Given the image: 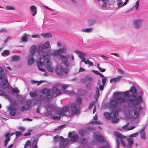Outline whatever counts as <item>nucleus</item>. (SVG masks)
<instances>
[{"label":"nucleus","mask_w":148,"mask_h":148,"mask_svg":"<svg viewBox=\"0 0 148 148\" xmlns=\"http://www.w3.org/2000/svg\"><path fill=\"white\" fill-rule=\"evenodd\" d=\"M46 97L45 96H43L42 95H40V99L41 101L44 100L45 99Z\"/></svg>","instance_id":"obj_59"},{"label":"nucleus","mask_w":148,"mask_h":148,"mask_svg":"<svg viewBox=\"0 0 148 148\" xmlns=\"http://www.w3.org/2000/svg\"><path fill=\"white\" fill-rule=\"evenodd\" d=\"M32 100H29L27 101V103L23 106L21 109V112L26 111L29 109L32 103Z\"/></svg>","instance_id":"obj_15"},{"label":"nucleus","mask_w":148,"mask_h":148,"mask_svg":"<svg viewBox=\"0 0 148 148\" xmlns=\"http://www.w3.org/2000/svg\"><path fill=\"white\" fill-rule=\"evenodd\" d=\"M41 93L46 94V100L49 101H50L51 99L53 97V93L52 91L50 89L45 88L42 90L40 91Z\"/></svg>","instance_id":"obj_7"},{"label":"nucleus","mask_w":148,"mask_h":148,"mask_svg":"<svg viewBox=\"0 0 148 148\" xmlns=\"http://www.w3.org/2000/svg\"><path fill=\"white\" fill-rule=\"evenodd\" d=\"M77 102L79 104H81L82 103V100H81V98L80 97H78L77 98Z\"/></svg>","instance_id":"obj_61"},{"label":"nucleus","mask_w":148,"mask_h":148,"mask_svg":"<svg viewBox=\"0 0 148 148\" xmlns=\"http://www.w3.org/2000/svg\"><path fill=\"white\" fill-rule=\"evenodd\" d=\"M60 146L62 147H66L68 143H69V140L68 138L64 139L62 136L60 137Z\"/></svg>","instance_id":"obj_16"},{"label":"nucleus","mask_w":148,"mask_h":148,"mask_svg":"<svg viewBox=\"0 0 148 148\" xmlns=\"http://www.w3.org/2000/svg\"><path fill=\"white\" fill-rule=\"evenodd\" d=\"M10 133L8 132L6 133L5 134V136L6 138V139L4 141V145L5 146H6L7 145L8 142L10 140Z\"/></svg>","instance_id":"obj_20"},{"label":"nucleus","mask_w":148,"mask_h":148,"mask_svg":"<svg viewBox=\"0 0 148 148\" xmlns=\"http://www.w3.org/2000/svg\"><path fill=\"white\" fill-rule=\"evenodd\" d=\"M88 22L89 25L91 26L95 25L96 21L94 19H89L88 20Z\"/></svg>","instance_id":"obj_37"},{"label":"nucleus","mask_w":148,"mask_h":148,"mask_svg":"<svg viewBox=\"0 0 148 148\" xmlns=\"http://www.w3.org/2000/svg\"><path fill=\"white\" fill-rule=\"evenodd\" d=\"M94 137V138L98 141L103 142L104 141L103 137L101 135L97 134H95Z\"/></svg>","instance_id":"obj_18"},{"label":"nucleus","mask_w":148,"mask_h":148,"mask_svg":"<svg viewBox=\"0 0 148 148\" xmlns=\"http://www.w3.org/2000/svg\"><path fill=\"white\" fill-rule=\"evenodd\" d=\"M101 57L106 60H108L109 58V57H107L105 56L101 55Z\"/></svg>","instance_id":"obj_60"},{"label":"nucleus","mask_w":148,"mask_h":148,"mask_svg":"<svg viewBox=\"0 0 148 148\" xmlns=\"http://www.w3.org/2000/svg\"><path fill=\"white\" fill-rule=\"evenodd\" d=\"M15 134H16V138H17L21 136L22 133L20 132L16 131L15 132Z\"/></svg>","instance_id":"obj_50"},{"label":"nucleus","mask_w":148,"mask_h":148,"mask_svg":"<svg viewBox=\"0 0 148 148\" xmlns=\"http://www.w3.org/2000/svg\"><path fill=\"white\" fill-rule=\"evenodd\" d=\"M50 47V42L47 41L45 42L43 45L40 44L38 46L37 49V52H40L42 51L43 50L47 49Z\"/></svg>","instance_id":"obj_11"},{"label":"nucleus","mask_w":148,"mask_h":148,"mask_svg":"<svg viewBox=\"0 0 148 148\" xmlns=\"http://www.w3.org/2000/svg\"><path fill=\"white\" fill-rule=\"evenodd\" d=\"M129 92L127 90L120 93L118 92H115L113 94L114 97L111 100L118 105L121 104L126 101V97H128L129 96Z\"/></svg>","instance_id":"obj_5"},{"label":"nucleus","mask_w":148,"mask_h":148,"mask_svg":"<svg viewBox=\"0 0 148 148\" xmlns=\"http://www.w3.org/2000/svg\"><path fill=\"white\" fill-rule=\"evenodd\" d=\"M16 101H13L12 102V105L8 108V110L10 111V115L14 116L15 115L16 110L15 107L16 106Z\"/></svg>","instance_id":"obj_8"},{"label":"nucleus","mask_w":148,"mask_h":148,"mask_svg":"<svg viewBox=\"0 0 148 148\" xmlns=\"http://www.w3.org/2000/svg\"><path fill=\"white\" fill-rule=\"evenodd\" d=\"M52 118L53 120H59L60 119L61 117L59 116H53Z\"/></svg>","instance_id":"obj_53"},{"label":"nucleus","mask_w":148,"mask_h":148,"mask_svg":"<svg viewBox=\"0 0 148 148\" xmlns=\"http://www.w3.org/2000/svg\"><path fill=\"white\" fill-rule=\"evenodd\" d=\"M56 72L58 75H62L64 73L67 74L68 70L67 69H65L62 66L60 65L57 67Z\"/></svg>","instance_id":"obj_10"},{"label":"nucleus","mask_w":148,"mask_h":148,"mask_svg":"<svg viewBox=\"0 0 148 148\" xmlns=\"http://www.w3.org/2000/svg\"><path fill=\"white\" fill-rule=\"evenodd\" d=\"M28 35H27L26 34H25L21 37V40L22 42H26L28 40V39L27 38V36Z\"/></svg>","instance_id":"obj_40"},{"label":"nucleus","mask_w":148,"mask_h":148,"mask_svg":"<svg viewBox=\"0 0 148 148\" xmlns=\"http://www.w3.org/2000/svg\"><path fill=\"white\" fill-rule=\"evenodd\" d=\"M29 95L31 97H34L37 96V94L35 92H31L29 93Z\"/></svg>","instance_id":"obj_45"},{"label":"nucleus","mask_w":148,"mask_h":148,"mask_svg":"<svg viewBox=\"0 0 148 148\" xmlns=\"http://www.w3.org/2000/svg\"><path fill=\"white\" fill-rule=\"evenodd\" d=\"M92 80V77L89 75L86 76L84 79H81V82L83 84H85V83L87 82H91Z\"/></svg>","instance_id":"obj_19"},{"label":"nucleus","mask_w":148,"mask_h":148,"mask_svg":"<svg viewBox=\"0 0 148 148\" xmlns=\"http://www.w3.org/2000/svg\"><path fill=\"white\" fill-rule=\"evenodd\" d=\"M37 140H34L32 143L31 148H38L37 145Z\"/></svg>","instance_id":"obj_43"},{"label":"nucleus","mask_w":148,"mask_h":148,"mask_svg":"<svg viewBox=\"0 0 148 148\" xmlns=\"http://www.w3.org/2000/svg\"><path fill=\"white\" fill-rule=\"evenodd\" d=\"M139 133V132H137L131 134V135H130V137L129 138H132L133 137H136L138 136Z\"/></svg>","instance_id":"obj_51"},{"label":"nucleus","mask_w":148,"mask_h":148,"mask_svg":"<svg viewBox=\"0 0 148 148\" xmlns=\"http://www.w3.org/2000/svg\"><path fill=\"white\" fill-rule=\"evenodd\" d=\"M69 106L71 108V113L73 114L77 115L79 113V104L73 103H69L68 106H64L62 109L58 110L57 112L58 114L61 116H66L67 113H68V114H69Z\"/></svg>","instance_id":"obj_3"},{"label":"nucleus","mask_w":148,"mask_h":148,"mask_svg":"<svg viewBox=\"0 0 148 148\" xmlns=\"http://www.w3.org/2000/svg\"><path fill=\"white\" fill-rule=\"evenodd\" d=\"M109 107L112 112L110 113L108 112H104L103 114L104 116L107 120L111 119L113 123H117L119 119L117 117L118 112L121 111V108L119 105L113 103L111 100L109 103Z\"/></svg>","instance_id":"obj_2"},{"label":"nucleus","mask_w":148,"mask_h":148,"mask_svg":"<svg viewBox=\"0 0 148 148\" xmlns=\"http://www.w3.org/2000/svg\"><path fill=\"white\" fill-rule=\"evenodd\" d=\"M93 119L95 121H93L91 122V123L92 124H100L101 122L99 121H97V115H95Z\"/></svg>","instance_id":"obj_29"},{"label":"nucleus","mask_w":148,"mask_h":148,"mask_svg":"<svg viewBox=\"0 0 148 148\" xmlns=\"http://www.w3.org/2000/svg\"><path fill=\"white\" fill-rule=\"evenodd\" d=\"M34 55H30L28 60V64L31 65L33 64L35 61V59L34 58Z\"/></svg>","instance_id":"obj_22"},{"label":"nucleus","mask_w":148,"mask_h":148,"mask_svg":"<svg viewBox=\"0 0 148 148\" xmlns=\"http://www.w3.org/2000/svg\"><path fill=\"white\" fill-rule=\"evenodd\" d=\"M53 90L54 92L57 95H59L62 93L61 91L59 89L56 87H54L53 88Z\"/></svg>","instance_id":"obj_33"},{"label":"nucleus","mask_w":148,"mask_h":148,"mask_svg":"<svg viewBox=\"0 0 148 148\" xmlns=\"http://www.w3.org/2000/svg\"><path fill=\"white\" fill-rule=\"evenodd\" d=\"M4 79L3 80V88H7L8 87V81L7 77L4 78Z\"/></svg>","instance_id":"obj_24"},{"label":"nucleus","mask_w":148,"mask_h":148,"mask_svg":"<svg viewBox=\"0 0 148 148\" xmlns=\"http://www.w3.org/2000/svg\"><path fill=\"white\" fill-rule=\"evenodd\" d=\"M77 93L79 96H83L85 93L84 90L79 89L77 91Z\"/></svg>","instance_id":"obj_31"},{"label":"nucleus","mask_w":148,"mask_h":148,"mask_svg":"<svg viewBox=\"0 0 148 148\" xmlns=\"http://www.w3.org/2000/svg\"><path fill=\"white\" fill-rule=\"evenodd\" d=\"M141 138L143 140H145L146 138V136L144 130V129H141L139 132Z\"/></svg>","instance_id":"obj_23"},{"label":"nucleus","mask_w":148,"mask_h":148,"mask_svg":"<svg viewBox=\"0 0 148 148\" xmlns=\"http://www.w3.org/2000/svg\"><path fill=\"white\" fill-rule=\"evenodd\" d=\"M95 90L96 93L95 96V98L96 100H97L99 95L100 93L99 91L100 90L99 88H98V87H96Z\"/></svg>","instance_id":"obj_32"},{"label":"nucleus","mask_w":148,"mask_h":148,"mask_svg":"<svg viewBox=\"0 0 148 148\" xmlns=\"http://www.w3.org/2000/svg\"><path fill=\"white\" fill-rule=\"evenodd\" d=\"M93 28H89L82 29V31L84 32L90 33L92 32L93 31Z\"/></svg>","instance_id":"obj_36"},{"label":"nucleus","mask_w":148,"mask_h":148,"mask_svg":"<svg viewBox=\"0 0 148 148\" xmlns=\"http://www.w3.org/2000/svg\"><path fill=\"white\" fill-rule=\"evenodd\" d=\"M60 49L61 50L60 52H61V54L62 53H65L67 51V49L65 48H62L61 49Z\"/></svg>","instance_id":"obj_56"},{"label":"nucleus","mask_w":148,"mask_h":148,"mask_svg":"<svg viewBox=\"0 0 148 148\" xmlns=\"http://www.w3.org/2000/svg\"><path fill=\"white\" fill-rule=\"evenodd\" d=\"M45 52V53H44L43 54V57L44 58L47 56L50 57L51 55V52L49 51H46Z\"/></svg>","instance_id":"obj_38"},{"label":"nucleus","mask_w":148,"mask_h":148,"mask_svg":"<svg viewBox=\"0 0 148 148\" xmlns=\"http://www.w3.org/2000/svg\"><path fill=\"white\" fill-rule=\"evenodd\" d=\"M135 126H132L128 128L127 129V130L128 131L130 130H133L135 128Z\"/></svg>","instance_id":"obj_63"},{"label":"nucleus","mask_w":148,"mask_h":148,"mask_svg":"<svg viewBox=\"0 0 148 148\" xmlns=\"http://www.w3.org/2000/svg\"><path fill=\"white\" fill-rule=\"evenodd\" d=\"M99 75L101 77H103L102 80V84L103 85H105L107 80V78L106 77H105L101 73H100Z\"/></svg>","instance_id":"obj_34"},{"label":"nucleus","mask_w":148,"mask_h":148,"mask_svg":"<svg viewBox=\"0 0 148 148\" xmlns=\"http://www.w3.org/2000/svg\"><path fill=\"white\" fill-rule=\"evenodd\" d=\"M109 145L107 143L106 145L105 146H101L99 147V148H109Z\"/></svg>","instance_id":"obj_58"},{"label":"nucleus","mask_w":148,"mask_h":148,"mask_svg":"<svg viewBox=\"0 0 148 148\" xmlns=\"http://www.w3.org/2000/svg\"><path fill=\"white\" fill-rule=\"evenodd\" d=\"M30 8L32 16H34L37 12L36 7V6L33 5L30 7Z\"/></svg>","instance_id":"obj_21"},{"label":"nucleus","mask_w":148,"mask_h":148,"mask_svg":"<svg viewBox=\"0 0 148 148\" xmlns=\"http://www.w3.org/2000/svg\"><path fill=\"white\" fill-rule=\"evenodd\" d=\"M48 71L49 72H53L54 71L53 68L51 66L49 67L46 68Z\"/></svg>","instance_id":"obj_48"},{"label":"nucleus","mask_w":148,"mask_h":148,"mask_svg":"<svg viewBox=\"0 0 148 148\" xmlns=\"http://www.w3.org/2000/svg\"><path fill=\"white\" fill-rule=\"evenodd\" d=\"M37 65L39 70L42 72H44L45 73L44 75L45 76H47L48 75V73L47 72L46 70L43 69L41 68V67H42L44 65V62L42 61L37 62Z\"/></svg>","instance_id":"obj_17"},{"label":"nucleus","mask_w":148,"mask_h":148,"mask_svg":"<svg viewBox=\"0 0 148 148\" xmlns=\"http://www.w3.org/2000/svg\"><path fill=\"white\" fill-rule=\"evenodd\" d=\"M130 91L133 94L129 95L127 100L129 106L133 108L129 110V115L133 119L138 117L140 112L143 109L140 104L143 101L142 97L139 95L135 94L137 92V89L133 86L131 87Z\"/></svg>","instance_id":"obj_1"},{"label":"nucleus","mask_w":148,"mask_h":148,"mask_svg":"<svg viewBox=\"0 0 148 148\" xmlns=\"http://www.w3.org/2000/svg\"><path fill=\"white\" fill-rule=\"evenodd\" d=\"M60 58L62 62V64L66 67L71 66L73 65L71 64L70 60L71 58L69 54L64 55H61Z\"/></svg>","instance_id":"obj_6"},{"label":"nucleus","mask_w":148,"mask_h":148,"mask_svg":"<svg viewBox=\"0 0 148 148\" xmlns=\"http://www.w3.org/2000/svg\"><path fill=\"white\" fill-rule=\"evenodd\" d=\"M45 108L47 110L45 115L47 116H51L52 113L49 110L52 111L55 109V107L53 104L49 103L45 106Z\"/></svg>","instance_id":"obj_9"},{"label":"nucleus","mask_w":148,"mask_h":148,"mask_svg":"<svg viewBox=\"0 0 148 148\" xmlns=\"http://www.w3.org/2000/svg\"><path fill=\"white\" fill-rule=\"evenodd\" d=\"M41 35L45 38H51L52 36L49 33H44L41 34Z\"/></svg>","instance_id":"obj_39"},{"label":"nucleus","mask_w":148,"mask_h":148,"mask_svg":"<svg viewBox=\"0 0 148 148\" xmlns=\"http://www.w3.org/2000/svg\"><path fill=\"white\" fill-rule=\"evenodd\" d=\"M114 134L116 137V148H119L120 141H121L123 146L124 147L127 148H131L134 143L133 138L129 137L127 138V139L128 141V143L126 145H125L124 140L122 139L126 138V137L125 136H123L117 132H114Z\"/></svg>","instance_id":"obj_4"},{"label":"nucleus","mask_w":148,"mask_h":148,"mask_svg":"<svg viewBox=\"0 0 148 148\" xmlns=\"http://www.w3.org/2000/svg\"><path fill=\"white\" fill-rule=\"evenodd\" d=\"M75 132L73 131L70 132L68 134V137L71 138L69 140L70 142H74L77 141L78 139V136L77 134H74Z\"/></svg>","instance_id":"obj_14"},{"label":"nucleus","mask_w":148,"mask_h":148,"mask_svg":"<svg viewBox=\"0 0 148 148\" xmlns=\"http://www.w3.org/2000/svg\"><path fill=\"white\" fill-rule=\"evenodd\" d=\"M3 69L0 67V79H2L5 78V74L3 73Z\"/></svg>","instance_id":"obj_27"},{"label":"nucleus","mask_w":148,"mask_h":148,"mask_svg":"<svg viewBox=\"0 0 148 148\" xmlns=\"http://www.w3.org/2000/svg\"><path fill=\"white\" fill-rule=\"evenodd\" d=\"M46 68L51 66V62L49 60H47L45 64Z\"/></svg>","instance_id":"obj_44"},{"label":"nucleus","mask_w":148,"mask_h":148,"mask_svg":"<svg viewBox=\"0 0 148 148\" xmlns=\"http://www.w3.org/2000/svg\"><path fill=\"white\" fill-rule=\"evenodd\" d=\"M61 50L59 49L58 50H55L53 51V54L54 55L59 56L61 55V52H60Z\"/></svg>","instance_id":"obj_41"},{"label":"nucleus","mask_w":148,"mask_h":148,"mask_svg":"<svg viewBox=\"0 0 148 148\" xmlns=\"http://www.w3.org/2000/svg\"><path fill=\"white\" fill-rule=\"evenodd\" d=\"M20 60V57L16 55L13 56L11 58V60L13 61H18Z\"/></svg>","instance_id":"obj_30"},{"label":"nucleus","mask_w":148,"mask_h":148,"mask_svg":"<svg viewBox=\"0 0 148 148\" xmlns=\"http://www.w3.org/2000/svg\"><path fill=\"white\" fill-rule=\"evenodd\" d=\"M60 139V137L58 135H56L53 138L54 141L55 142H57Z\"/></svg>","instance_id":"obj_54"},{"label":"nucleus","mask_w":148,"mask_h":148,"mask_svg":"<svg viewBox=\"0 0 148 148\" xmlns=\"http://www.w3.org/2000/svg\"><path fill=\"white\" fill-rule=\"evenodd\" d=\"M66 93L71 95H72L74 94V92L73 91H66Z\"/></svg>","instance_id":"obj_55"},{"label":"nucleus","mask_w":148,"mask_h":148,"mask_svg":"<svg viewBox=\"0 0 148 148\" xmlns=\"http://www.w3.org/2000/svg\"><path fill=\"white\" fill-rule=\"evenodd\" d=\"M97 85L99 86V87L98 88H99V89L100 90H103L104 88V85L102 84V85H101V81L100 80H99L98 81L97 83Z\"/></svg>","instance_id":"obj_35"},{"label":"nucleus","mask_w":148,"mask_h":148,"mask_svg":"<svg viewBox=\"0 0 148 148\" xmlns=\"http://www.w3.org/2000/svg\"><path fill=\"white\" fill-rule=\"evenodd\" d=\"M12 91L16 93H18L19 92V91L18 90H17L14 88L12 90Z\"/></svg>","instance_id":"obj_57"},{"label":"nucleus","mask_w":148,"mask_h":148,"mask_svg":"<svg viewBox=\"0 0 148 148\" xmlns=\"http://www.w3.org/2000/svg\"><path fill=\"white\" fill-rule=\"evenodd\" d=\"M81 143L83 144H85L87 143L86 140L84 138H81L80 139Z\"/></svg>","instance_id":"obj_47"},{"label":"nucleus","mask_w":148,"mask_h":148,"mask_svg":"<svg viewBox=\"0 0 148 148\" xmlns=\"http://www.w3.org/2000/svg\"><path fill=\"white\" fill-rule=\"evenodd\" d=\"M6 9L8 10H14L15 9V8L11 6L8 5L6 7Z\"/></svg>","instance_id":"obj_46"},{"label":"nucleus","mask_w":148,"mask_h":148,"mask_svg":"<svg viewBox=\"0 0 148 148\" xmlns=\"http://www.w3.org/2000/svg\"><path fill=\"white\" fill-rule=\"evenodd\" d=\"M95 101H93L92 102H91L90 104L89 105V107H88V109H90L92 108L95 105Z\"/></svg>","instance_id":"obj_49"},{"label":"nucleus","mask_w":148,"mask_h":148,"mask_svg":"<svg viewBox=\"0 0 148 148\" xmlns=\"http://www.w3.org/2000/svg\"><path fill=\"white\" fill-rule=\"evenodd\" d=\"M128 2V0H126L125 2L122 5V0H117V4L118 7H119L121 6H123L126 5Z\"/></svg>","instance_id":"obj_25"},{"label":"nucleus","mask_w":148,"mask_h":148,"mask_svg":"<svg viewBox=\"0 0 148 148\" xmlns=\"http://www.w3.org/2000/svg\"><path fill=\"white\" fill-rule=\"evenodd\" d=\"M139 0H138L136 3V4L134 6L136 7V10H137L138 9V7L139 6Z\"/></svg>","instance_id":"obj_52"},{"label":"nucleus","mask_w":148,"mask_h":148,"mask_svg":"<svg viewBox=\"0 0 148 148\" xmlns=\"http://www.w3.org/2000/svg\"><path fill=\"white\" fill-rule=\"evenodd\" d=\"M32 37L34 38H40V36L38 34H34L32 36Z\"/></svg>","instance_id":"obj_64"},{"label":"nucleus","mask_w":148,"mask_h":148,"mask_svg":"<svg viewBox=\"0 0 148 148\" xmlns=\"http://www.w3.org/2000/svg\"><path fill=\"white\" fill-rule=\"evenodd\" d=\"M121 77V76H118V77L115 78H112L110 80V83H112L113 82H116L119 81L120 80Z\"/></svg>","instance_id":"obj_28"},{"label":"nucleus","mask_w":148,"mask_h":148,"mask_svg":"<svg viewBox=\"0 0 148 148\" xmlns=\"http://www.w3.org/2000/svg\"><path fill=\"white\" fill-rule=\"evenodd\" d=\"M75 52L79 54V57L82 59V62H84L86 64H87L85 56H87V54L85 53L82 52L77 50L75 51Z\"/></svg>","instance_id":"obj_13"},{"label":"nucleus","mask_w":148,"mask_h":148,"mask_svg":"<svg viewBox=\"0 0 148 148\" xmlns=\"http://www.w3.org/2000/svg\"><path fill=\"white\" fill-rule=\"evenodd\" d=\"M143 21L141 19H137L133 21V23L135 28L138 29L142 26Z\"/></svg>","instance_id":"obj_12"},{"label":"nucleus","mask_w":148,"mask_h":148,"mask_svg":"<svg viewBox=\"0 0 148 148\" xmlns=\"http://www.w3.org/2000/svg\"><path fill=\"white\" fill-rule=\"evenodd\" d=\"M10 54V51L8 50H4L1 53V55L3 56H6L9 55Z\"/></svg>","instance_id":"obj_42"},{"label":"nucleus","mask_w":148,"mask_h":148,"mask_svg":"<svg viewBox=\"0 0 148 148\" xmlns=\"http://www.w3.org/2000/svg\"><path fill=\"white\" fill-rule=\"evenodd\" d=\"M36 51V46L33 45L31 47L30 50V52L31 53L30 55H34Z\"/></svg>","instance_id":"obj_26"},{"label":"nucleus","mask_w":148,"mask_h":148,"mask_svg":"<svg viewBox=\"0 0 148 148\" xmlns=\"http://www.w3.org/2000/svg\"><path fill=\"white\" fill-rule=\"evenodd\" d=\"M86 62L87 64H88L89 65L92 66V64L90 61L89 60V59H88L86 60Z\"/></svg>","instance_id":"obj_62"}]
</instances>
